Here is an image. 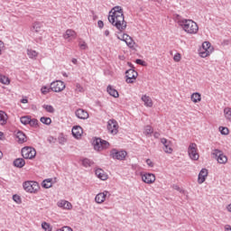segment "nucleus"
I'll list each match as a JSON object with an SVG mask.
<instances>
[{
    "label": "nucleus",
    "mask_w": 231,
    "mask_h": 231,
    "mask_svg": "<svg viewBox=\"0 0 231 231\" xmlns=\"http://www.w3.org/2000/svg\"><path fill=\"white\" fill-rule=\"evenodd\" d=\"M179 26L188 33V35H196L199 32V25L198 23L190 19H181L179 21Z\"/></svg>",
    "instance_id": "nucleus-2"
},
{
    "label": "nucleus",
    "mask_w": 231,
    "mask_h": 231,
    "mask_svg": "<svg viewBox=\"0 0 231 231\" xmlns=\"http://www.w3.org/2000/svg\"><path fill=\"white\" fill-rule=\"evenodd\" d=\"M142 180L148 185H151L156 181V175L153 173H143L141 174Z\"/></svg>",
    "instance_id": "nucleus-14"
},
{
    "label": "nucleus",
    "mask_w": 231,
    "mask_h": 231,
    "mask_svg": "<svg viewBox=\"0 0 231 231\" xmlns=\"http://www.w3.org/2000/svg\"><path fill=\"white\" fill-rule=\"evenodd\" d=\"M58 207L60 208H63V210H71L73 208V205L68 200H60L57 203Z\"/></svg>",
    "instance_id": "nucleus-18"
},
{
    "label": "nucleus",
    "mask_w": 231,
    "mask_h": 231,
    "mask_svg": "<svg viewBox=\"0 0 231 231\" xmlns=\"http://www.w3.org/2000/svg\"><path fill=\"white\" fill-rule=\"evenodd\" d=\"M153 136H154V138H160V133L155 132V133L153 134Z\"/></svg>",
    "instance_id": "nucleus-53"
},
{
    "label": "nucleus",
    "mask_w": 231,
    "mask_h": 231,
    "mask_svg": "<svg viewBox=\"0 0 231 231\" xmlns=\"http://www.w3.org/2000/svg\"><path fill=\"white\" fill-rule=\"evenodd\" d=\"M125 82L127 84H134L136 81V79H138V72L136 70L130 69L126 70L125 72Z\"/></svg>",
    "instance_id": "nucleus-8"
},
{
    "label": "nucleus",
    "mask_w": 231,
    "mask_h": 231,
    "mask_svg": "<svg viewBox=\"0 0 231 231\" xmlns=\"http://www.w3.org/2000/svg\"><path fill=\"white\" fill-rule=\"evenodd\" d=\"M214 51V47L208 42H204L201 48L199 49V55L202 59L209 57V55Z\"/></svg>",
    "instance_id": "nucleus-5"
},
{
    "label": "nucleus",
    "mask_w": 231,
    "mask_h": 231,
    "mask_svg": "<svg viewBox=\"0 0 231 231\" xmlns=\"http://www.w3.org/2000/svg\"><path fill=\"white\" fill-rule=\"evenodd\" d=\"M42 228H43L44 231H51V226L46 222L42 223Z\"/></svg>",
    "instance_id": "nucleus-41"
},
{
    "label": "nucleus",
    "mask_w": 231,
    "mask_h": 231,
    "mask_svg": "<svg viewBox=\"0 0 231 231\" xmlns=\"http://www.w3.org/2000/svg\"><path fill=\"white\" fill-rule=\"evenodd\" d=\"M141 100L143 103V106L145 107H152V106H154V103L152 102V98L147 95H143L141 97Z\"/></svg>",
    "instance_id": "nucleus-19"
},
{
    "label": "nucleus",
    "mask_w": 231,
    "mask_h": 231,
    "mask_svg": "<svg viewBox=\"0 0 231 231\" xmlns=\"http://www.w3.org/2000/svg\"><path fill=\"white\" fill-rule=\"evenodd\" d=\"M118 122L115 119H110L107 122V129L111 134H118Z\"/></svg>",
    "instance_id": "nucleus-13"
},
{
    "label": "nucleus",
    "mask_w": 231,
    "mask_h": 231,
    "mask_svg": "<svg viewBox=\"0 0 231 231\" xmlns=\"http://www.w3.org/2000/svg\"><path fill=\"white\" fill-rule=\"evenodd\" d=\"M109 148V143L107 141H104L100 138H97L94 141V149L95 151H104V149H108Z\"/></svg>",
    "instance_id": "nucleus-12"
},
{
    "label": "nucleus",
    "mask_w": 231,
    "mask_h": 231,
    "mask_svg": "<svg viewBox=\"0 0 231 231\" xmlns=\"http://www.w3.org/2000/svg\"><path fill=\"white\" fill-rule=\"evenodd\" d=\"M52 181H53V180H51V179L44 180L42 184L43 189H51V187L53 186Z\"/></svg>",
    "instance_id": "nucleus-30"
},
{
    "label": "nucleus",
    "mask_w": 231,
    "mask_h": 231,
    "mask_svg": "<svg viewBox=\"0 0 231 231\" xmlns=\"http://www.w3.org/2000/svg\"><path fill=\"white\" fill-rule=\"evenodd\" d=\"M218 130L220 131L221 134H225V135L230 133V130H228V128L225 126H220Z\"/></svg>",
    "instance_id": "nucleus-40"
},
{
    "label": "nucleus",
    "mask_w": 231,
    "mask_h": 231,
    "mask_svg": "<svg viewBox=\"0 0 231 231\" xmlns=\"http://www.w3.org/2000/svg\"><path fill=\"white\" fill-rule=\"evenodd\" d=\"M23 189L29 194H37L41 190L39 182L33 180H27L23 183Z\"/></svg>",
    "instance_id": "nucleus-4"
},
{
    "label": "nucleus",
    "mask_w": 231,
    "mask_h": 231,
    "mask_svg": "<svg viewBox=\"0 0 231 231\" xmlns=\"http://www.w3.org/2000/svg\"><path fill=\"white\" fill-rule=\"evenodd\" d=\"M8 122V115L3 111L0 110V125H6Z\"/></svg>",
    "instance_id": "nucleus-25"
},
{
    "label": "nucleus",
    "mask_w": 231,
    "mask_h": 231,
    "mask_svg": "<svg viewBox=\"0 0 231 231\" xmlns=\"http://www.w3.org/2000/svg\"><path fill=\"white\" fill-rule=\"evenodd\" d=\"M107 194H109V191H104V192L98 193L95 198L96 203H97L98 205H102V203L106 201V198H107Z\"/></svg>",
    "instance_id": "nucleus-20"
},
{
    "label": "nucleus",
    "mask_w": 231,
    "mask_h": 231,
    "mask_svg": "<svg viewBox=\"0 0 231 231\" xmlns=\"http://www.w3.org/2000/svg\"><path fill=\"white\" fill-rule=\"evenodd\" d=\"M27 55H28L29 59H37V57H39V52H37L34 50L28 49Z\"/></svg>",
    "instance_id": "nucleus-31"
},
{
    "label": "nucleus",
    "mask_w": 231,
    "mask_h": 231,
    "mask_svg": "<svg viewBox=\"0 0 231 231\" xmlns=\"http://www.w3.org/2000/svg\"><path fill=\"white\" fill-rule=\"evenodd\" d=\"M73 62H77V60H74Z\"/></svg>",
    "instance_id": "nucleus-61"
},
{
    "label": "nucleus",
    "mask_w": 231,
    "mask_h": 231,
    "mask_svg": "<svg viewBox=\"0 0 231 231\" xmlns=\"http://www.w3.org/2000/svg\"><path fill=\"white\" fill-rule=\"evenodd\" d=\"M30 120H31V117L28 116H23L20 119L21 123L23 124V125H28V124H30Z\"/></svg>",
    "instance_id": "nucleus-36"
},
{
    "label": "nucleus",
    "mask_w": 231,
    "mask_h": 231,
    "mask_svg": "<svg viewBox=\"0 0 231 231\" xmlns=\"http://www.w3.org/2000/svg\"><path fill=\"white\" fill-rule=\"evenodd\" d=\"M84 134V130L80 126H74L72 128V134L74 138H81L82 134Z\"/></svg>",
    "instance_id": "nucleus-23"
},
{
    "label": "nucleus",
    "mask_w": 231,
    "mask_h": 231,
    "mask_svg": "<svg viewBox=\"0 0 231 231\" xmlns=\"http://www.w3.org/2000/svg\"><path fill=\"white\" fill-rule=\"evenodd\" d=\"M143 133H144L145 136H151V134H152V133H154V129H152V126L147 125V126H145Z\"/></svg>",
    "instance_id": "nucleus-34"
},
{
    "label": "nucleus",
    "mask_w": 231,
    "mask_h": 231,
    "mask_svg": "<svg viewBox=\"0 0 231 231\" xmlns=\"http://www.w3.org/2000/svg\"><path fill=\"white\" fill-rule=\"evenodd\" d=\"M97 26H98V28H104V22H102V20H99L97 22Z\"/></svg>",
    "instance_id": "nucleus-51"
},
{
    "label": "nucleus",
    "mask_w": 231,
    "mask_h": 231,
    "mask_svg": "<svg viewBox=\"0 0 231 231\" xmlns=\"http://www.w3.org/2000/svg\"><path fill=\"white\" fill-rule=\"evenodd\" d=\"M174 62H180L181 61V53H175L173 56Z\"/></svg>",
    "instance_id": "nucleus-43"
},
{
    "label": "nucleus",
    "mask_w": 231,
    "mask_h": 231,
    "mask_svg": "<svg viewBox=\"0 0 231 231\" xmlns=\"http://www.w3.org/2000/svg\"><path fill=\"white\" fill-rule=\"evenodd\" d=\"M225 231H231V226L230 225H226L225 226Z\"/></svg>",
    "instance_id": "nucleus-52"
},
{
    "label": "nucleus",
    "mask_w": 231,
    "mask_h": 231,
    "mask_svg": "<svg viewBox=\"0 0 231 231\" xmlns=\"http://www.w3.org/2000/svg\"><path fill=\"white\" fill-rule=\"evenodd\" d=\"M61 231H73V229L71 227H69V226H63L61 228Z\"/></svg>",
    "instance_id": "nucleus-50"
},
{
    "label": "nucleus",
    "mask_w": 231,
    "mask_h": 231,
    "mask_svg": "<svg viewBox=\"0 0 231 231\" xmlns=\"http://www.w3.org/2000/svg\"><path fill=\"white\" fill-rule=\"evenodd\" d=\"M161 143L163 145V151L164 152H166L167 154H172V143L169 140H167L166 138H162L161 139Z\"/></svg>",
    "instance_id": "nucleus-15"
},
{
    "label": "nucleus",
    "mask_w": 231,
    "mask_h": 231,
    "mask_svg": "<svg viewBox=\"0 0 231 231\" xmlns=\"http://www.w3.org/2000/svg\"><path fill=\"white\" fill-rule=\"evenodd\" d=\"M22 104H28V99L23 98L21 100Z\"/></svg>",
    "instance_id": "nucleus-55"
},
{
    "label": "nucleus",
    "mask_w": 231,
    "mask_h": 231,
    "mask_svg": "<svg viewBox=\"0 0 231 231\" xmlns=\"http://www.w3.org/2000/svg\"><path fill=\"white\" fill-rule=\"evenodd\" d=\"M82 163L84 165V167H91V165H93V161L89 160V159H84L82 161Z\"/></svg>",
    "instance_id": "nucleus-39"
},
{
    "label": "nucleus",
    "mask_w": 231,
    "mask_h": 231,
    "mask_svg": "<svg viewBox=\"0 0 231 231\" xmlns=\"http://www.w3.org/2000/svg\"><path fill=\"white\" fill-rule=\"evenodd\" d=\"M73 62H77V60H74Z\"/></svg>",
    "instance_id": "nucleus-59"
},
{
    "label": "nucleus",
    "mask_w": 231,
    "mask_h": 231,
    "mask_svg": "<svg viewBox=\"0 0 231 231\" xmlns=\"http://www.w3.org/2000/svg\"><path fill=\"white\" fill-rule=\"evenodd\" d=\"M32 32L35 33V42H42L44 41V23L36 21L32 24Z\"/></svg>",
    "instance_id": "nucleus-3"
},
{
    "label": "nucleus",
    "mask_w": 231,
    "mask_h": 231,
    "mask_svg": "<svg viewBox=\"0 0 231 231\" xmlns=\"http://www.w3.org/2000/svg\"><path fill=\"white\" fill-rule=\"evenodd\" d=\"M190 100L191 102H193V104H198L201 102V94L198 92L193 93L190 97Z\"/></svg>",
    "instance_id": "nucleus-26"
},
{
    "label": "nucleus",
    "mask_w": 231,
    "mask_h": 231,
    "mask_svg": "<svg viewBox=\"0 0 231 231\" xmlns=\"http://www.w3.org/2000/svg\"><path fill=\"white\" fill-rule=\"evenodd\" d=\"M22 156L25 160H33L37 156V151L32 147L25 146L22 149Z\"/></svg>",
    "instance_id": "nucleus-6"
},
{
    "label": "nucleus",
    "mask_w": 231,
    "mask_h": 231,
    "mask_svg": "<svg viewBox=\"0 0 231 231\" xmlns=\"http://www.w3.org/2000/svg\"><path fill=\"white\" fill-rule=\"evenodd\" d=\"M108 21L113 26H116L119 32H124L127 28V22L124 17V9L122 6H115L108 15Z\"/></svg>",
    "instance_id": "nucleus-1"
},
{
    "label": "nucleus",
    "mask_w": 231,
    "mask_h": 231,
    "mask_svg": "<svg viewBox=\"0 0 231 231\" xmlns=\"http://www.w3.org/2000/svg\"><path fill=\"white\" fill-rule=\"evenodd\" d=\"M107 93L111 97H114V98H118V97H120V94H118V91L116 89L113 88V87H111V86L107 87Z\"/></svg>",
    "instance_id": "nucleus-27"
},
{
    "label": "nucleus",
    "mask_w": 231,
    "mask_h": 231,
    "mask_svg": "<svg viewBox=\"0 0 231 231\" xmlns=\"http://www.w3.org/2000/svg\"><path fill=\"white\" fill-rule=\"evenodd\" d=\"M135 62H136V64H140V66H144V64H145V61H143L140 59L136 60Z\"/></svg>",
    "instance_id": "nucleus-49"
},
{
    "label": "nucleus",
    "mask_w": 231,
    "mask_h": 231,
    "mask_svg": "<svg viewBox=\"0 0 231 231\" xmlns=\"http://www.w3.org/2000/svg\"><path fill=\"white\" fill-rule=\"evenodd\" d=\"M96 176L103 181H106V180L108 178L107 173H106V171H104L102 169L96 170Z\"/></svg>",
    "instance_id": "nucleus-24"
},
{
    "label": "nucleus",
    "mask_w": 231,
    "mask_h": 231,
    "mask_svg": "<svg viewBox=\"0 0 231 231\" xmlns=\"http://www.w3.org/2000/svg\"><path fill=\"white\" fill-rule=\"evenodd\" d=\"M29 125H31V127H38L39 126V120H37L35 118L30 119Z\"/></svg>",
    "instance_id": "nucleus-38"
},
{
    "label": "nucleus",
    "mask_w": 231,
    "mask_h": 231,
    "mask_svg": "<svg viewBox=\"0 0 231 231\" xmlns=\"http://www.w3.org/2000/svg\"><path fill=\"white\" fill-rule=\"evenodd\" d=\"M146 163H147L148 167H151V168L154 167V162H152L151 161V159H147Z\"/></svg>",
    "instance_id": "nucleus-47"
},
{
    "label": "nucleus",
    "mask_w": 231,
    "mask_h": 231,
    "mask_svg": "<svg viewBox=\"0 0 231 231\" xmlns=\"http://www.w3.org/2000/svg\"><path fill=\"white\" fill-rule=\"evenodd\" d=\"M117 39H119V41H123L124 42H125L128 48L134 50V46L136 45V42H134V40H133V38L129 36L127 33H124L118 36Z\"/></svg>",
    "instance_id": "nucleus-10"
},
{
    "label": "nucleus",
    "mask_w": 231,
    "mask_h": 231,
    "mask_svg": "<svg viewBox=\"0 0 231 231\" xmlns=\"http://www.w3.org/2000/svg\"><path fill=\"white\" fill-rule=\"evenodd\" d=\"M64 89H66L64 81L56 80L51 84V90L54 91V93H60V91H64Z\"/></svg>",
    "instance_id": "nucleus-9"
},
{
    "label": "nucleus",
    "mask_w": 231,
    "mask_h": 231,
    "mask_svg": "<svg viewBox=\"0 0 231 231\" xmlns=\"http://www.w3.org/2000/svg\"><path fill=\"white\" fill-rule=\"evenodd\" d=\"M226 210H227V212H231V203L229 205H227Z\"/></svg>",
    "instance_id": "nucleus-57"
},
{
    "label": "nucleus",
    "mask_w": 231,
    "mask_h": 231,
    "mask_svg": "<svg viewBox=\"0 0 231 231\" xmlns=\"http://www.w3.org/2000/svg\"><path fill=\"white\" fill-rule=\"evenodd\" d=\"M76 91H77V93H83L84 88H82L80 84H77L76 85Z\"/></svg>",
    "instance_id": "nucleus-45"
},
{
    "label": "nucleus",
    "mask_w": 231,
    "mask_h": 231,
    "mask_svg": "<svg viewBox=\"0 0 231 231\" xmlns=\"http://www.w3.org/2000/svg\"><path fill=\"white\" fill-rule=\"evenodd\" d=\"M79 46L80 50H88V43L86 42H79Z\"/></svg>",
    "instance_id": "nucleus-44"
},
{
    "label": "nucleus",
    "mask_w": 231,
    "mask_h": 231,
    "mask_svg": "<svg viewBox=\"0 0 231 231\" xmlns=\"http://www.w3.org/2000/svg\"><path fill=\"white\" fill-rule=\"evenodd\" d=\"M42 91V95H48V93H50V91H51V87L48 88V87H42L41 88Z\"/></svg>",
    "instance_id": "nucleus-42"
},
{
    "label": "nucleus",
    "mask_w": 231,
    "mask_h": 231,
    "mask_svg": "<svg viewBox=\"0 0 231 231\" xmlns=\"http://www.w3.org/2000/svg\"><path fill=\"white\" fill-rule=\"evenodd\" d=\"M42 107L47 113H55V108L51 105H43Z\"/></svg>",
    "instance_id": "nucleus-35"
},
{
    "label": "nucleus",
    "mask_w": 231,
    "mask_h": 231,
    "mask_svg": "<svg viewBox=\"0 0 231 231\" xmlns=\"http://www.w3.org/2000/svg\"><path fill=\"white\" fill-rule=\"evenodd\" d=\"M212 154L217 158V163L225 164L228 162V157H226V155H225V153H223L220 150H213Z\"/></svg>",
    "instance_id": "nucleus-11"
},
{
    "label": "nucleus",
    "mask_w": 231,
    "mask_h": 231,
    "mask_svg": "<svg viewBox=\"0 0 231 231\" xmlns=\"http://www.w3.org/2000/svg\"><path fill=\"white\" fill-rule=\"evenodd\" d=\"M76 116L81 120H88V118H89V114L88 111L79 108L76 111Z\"/></svg>",
    "instance_id": "nucleus-22"
},
{
    "label": "nucleus",
    "mask_w": 231,
    "mask_h": 231,
    "mask_svg": "<svg viewBox=\"0 0 231 231\" xmlns=\"http://www.w3.org/2000/svg\"><path fill=\"white\" fill-rule=\"evenodd\" d=\"M125 156H127V152L125 151H116V150H112L111 151V157L114 160H125Z\"/></svg>",
    "instance_id": "nucleus-16"
},
{
    "label": "nucleus",
    "mask_w": 231,
    "mask_h": 231,
    "mask_svg": "<svg viewBox=\"0 0 231 231\" xmlns=\"http://www.w3.org/2000/svg\"><path fill=\"white\" fill-rule=\"evenodd\" d=\"M0 83L4 84L5 86L10 85V79L5 75L0 74Z\"/></svg>",
    "instance_id": "nucleus-32"
},
{
    "label": "nucleus",
    "mask_w": 231,
    "mask_h": 231,
    "mask_svg": "<svg viewBox=\"0 0 231 231\" xmlns=\"http://www.w3.org/2000/svg\"><path fill=\"white\" fill-rule=\"evenodd\" d=\"M13 199H14V201H15V203H21V197L18 195H14L13 197Z\"/></svg>",
    "instance_id": "nucleus-46"
},
{
    "label": "nucleus",
    "mask_w": 231,
    "mask_h": 231,
    "mask_svg": "<svg viewBox=\"0 0 231 231\" xmlns=\"http://www.w3.org/2000/svg\"><path fill=\"white\" fill-rule=\"evenodd\" d=\"M73 62H77V60H74Z\"/></svg>",
    "instance_id": "nucleus-60"
},
{
    "label": "nucleus",
    "mask_w": 231,
    "mask_h": 231,
    "mask_svg": "<svg viewBox=\"0 0 231 231\" xmlns=\"http://www.w3.org/2000/svg\"><path fill=\"white\" fill-rule=\"evenodd\" d=\"M208 176V170L202 169L199 173L198 183H199V185H201V183H205V180H207Z\"/></svg>",
    "instance_id": "nucleus-21"
},
{
    "label": "nucleus",
    "mask_w": 231,
    "mask_h": 231,
    "mask_svg": "<svg viewBox=\"0 0 231 231\" xmlns=\"http://www.w3.org/2000/svg\"><path fill=\"white\" fill-rule=\"evenodd\" d=\"M5 138V134L3 132H0V140H3Z\"/></svg>",
    "instance_id": "nucleus-56"
},
{
    "label": "nucleus",
    "mask_w": 231,
    "mask_h": 231,
    "mask_svg": "<svg viewBox=\"0 0 231 231\" xmlns=\"http://www.w3.org/2000/svg\"><path fill=\"white\" fill-rule=\"evenodd\" d=\"M63 39H65V41H68V42L75 41V39H77V32L71 29H68L63 34Z\"/></svg>",
    "instance_id": "nucleus-17"
},
{
    "label": "nucleus",
    "mask_w": 231,
    "mask_h": 231,
    "mask_svg": "<svg viewBox=\"0 0 231 231\" xmlns=\"http://www.w3.org/2000/svg\"><path fill=\"white\" fill-rule=\"evenodd\" d=\"M14 167H18V169H23V166L26 165V162H24V159L19 158L14 160Z\"/></svg>",
    "instance_id": "nucleus-28"
},
{
    "label": "nucleus",
    "mask_w": 231,
    "mask_h": 231,
    "mask_svg": "<svg viewBox=\"0 0 231 231\" xmlns=\"http://www.w3.org/2000/svg\"><path fill=\"white\" fill-rule=\"evenodd\" d=\"M3 50H5V42L0 41V55L3 53Z\"/></svg>",
    "instance_id": "nucleus-48"
},
{
    "label": "nucleus",
    "mask_w": 231,
    "mask_h": 231,
    "mask_svg": "<svg viewBox=\"0 0 231 231\" xmlns=\"http://www.w3.org/2000/svg\"><path fill=\"white\" fill-rule=\"evenodd\" d=\"M224 116L226 119L228 120V122H231V108L230 107H226L224 109Z\"/></svg>",
    "instance_id": "nucleus-33"
},
{
    "label": "nucleus",
    "mask_w": 231,
    "mask_h": 231,
    "mask_svg": "<svg viewBox=\"0 0 231 231\" xmlns=\"http://www.w3.org/2000/svg\"><path fill=\"white\" fill-rule=\"evenodd\" d=\"M104 35H106V37H109V30H106Z\"/></svg>",
    "instance_id": "nucleus-54"
},
{
    "label": "nucleus",
    "mask_w": 231,
    "mask_h": 231,
    "mask_svg": "<svg viewBox=\"0 0 231 231\" xmlns=\"http://www.w3.org/2000/svg\"><path fill=\"white\" fill-rule=\"evenodd\" d=\"M3 158V152L0 151V160Z\"/></svg>",
    "instance_id": "nucleus-58"
},
{
    "label": "nucleus",
    "mask_w": 231,
    "mask_h": 231,
    "mask_svg": "<svg viewBox=\"0 0 231 231\" xmlns=\"http://www.w3.org/2000/svg\"><path fill=\"white\" fill-rule=\"evenodd\" d=\"M40 121L42 124H45V125H50L51 124V118L50 117H41Z\"/></svg>",
    "instance_id": "nucleus-37"
},
{
    "label": "nucleus",
    "mask_w": 231,
    "mask_h": 231,
    "mask_svg": "<svg viewBox=\"0 0 231 231\" xmlns=\"http://www.w3.org/2000/svg\"><path fill=\"white\" fill-rule=\"evenodd\" d=\"M16 138L19 143H24L26 142V134L23 132H17Z\"/></svg>",
    "instance_id": "nucleus-29"
},
{
    "label": "nucleus",
    "mask_w": 231,
    "mask_h": 231,
    "mask_svg": "<svg viewBox=\"0 0 231 231\" xmlns=\"http://www.w3.org/2000/svg\"><path fill=\"white\" fill-rule=\"evenodd\" d=\"M188 153L191 160H199V153H198V144L191 143L188 148Z\"/></svg>",
    "instance_id": "nucleus-7"
}]
</instances>
